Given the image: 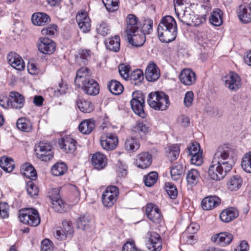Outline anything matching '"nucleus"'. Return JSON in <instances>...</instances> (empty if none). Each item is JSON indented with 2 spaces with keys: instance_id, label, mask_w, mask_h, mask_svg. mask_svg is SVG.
<instances>
[{
  "instance_id": "obj_1",
  "label": "nucleus",
  "mask_w": 251,
  "mask_h": 251,
  "mask_svg": "<svg viewBox=\"0 0 251 251\" xmlns=\"http://www.w3.org/2000/svg\"><path fill=\"white\" fill-rule=\"evenodd\" d=\"M177 33V25L175 19L171 16L163 17L157 27V34L162 42L170 43L174 41Z\"/></svg>"
},
{
  "instance_id": "obj_2",
  "label": "nucleus",
  "mask_w": 251,
  "mask_h": 251,
  "mask_svg": "<svg viewBox=\"0 0 251 251\" xmlns=\"http://www.w3.org/2000/svg\"><path fill=\"white\" fill-rule=\"evenodd\" d=\"M75 83L78 87H81L88 95H96L99 93V84L96 81L90 78L87 68H81L77 71Z\"/></svg>"
},
{
  "instance_id": "obj_3",
  "label": "nucleus",
  "mask_w": 251,
  "mask_h": 251,
  "mask_svg": "<svg viewBox=\"0 0 251 251\" xmlns=\"http://www.w3.org/2000/svg\"><path fill=\"white\" fill-rule=\"evenodd\" d=\"M233 151L227 146H221L216 150L213 159L214 162L226 165V169L230 170L234 164L232 159Z\"/></svg>"
},
{
  "instance_id": "obj_4",
  "label": "nucleus",
  "mask_w": 251,
  "mask_h": 251,
  "mask_svg": "<svg viewBox=\"0 0 251 251\" xmlns=\"http://www.w3.org/2000/svg\"><path fill=\"white\" fill-rule=\"evenodd\" d=\"M148 103L157 110H166L170 104L169 97L162 92H151L149 95Z\"/></svg>"
},
{
  "instance_id": "obj_5",
  "label": "nucleus",
  "mask_w": 251,
  "mask_h": 251,
  "mask_svg": "<svg viewBox=\"0 0 251 251\" xmlns=\"http://www.w3.org/2000/svg\"><path fill=\"white\" fill-rule=\"evenodd\" d=\"M19 218L21 222L32 226H37L41 221L38 211L33 208L20 210Z\"/></svg>"
},
{
  "instance_id": "obj_6",
  "label": "nucleus",
  "mask_w": 251,
  "mask_h": 251,
  "mask_svg": "<svg viewBox=\"0 0 251 251\" xmlns=\"http://www.w3.org/2000/svg\"><path fill=\"white\" fill-rule=\"evenodd\" d=\"M132 97L130 105L132 110L141 118H145L146 114L144 111L145 99L144 95L141 91H136L132 93Z\"/></svg>"
},
{
  "instance_id": "obj_7",
  "label": "nucleus",
  "mask_w": 251,
  "mask_h": 251,
  "mask_svg": "<svg viewBox=\"0 0 251 251\" xmlns=\"http://www.w3.org/2000/svg\"><path fill=\"white\" fill-rule=\"evenodd\" d=\"M119 195V189L115 186L107 187L102 195V202L105 207H112L116 202Z\"/></svg>"
},
{
  "instance_id": "obj_8",
  "label": "nucleus",
  "mask_w": 251,
  "mask_h": 251,
  "mask_svg": "<svg viewBox=\"0 0 251 251\" xmlns=\"http://www.w3.org/2000/svg\"><path fill=\"white\" fill-rule=\"evenodd\" d=\"M226 165H223L219 162H214V160H212L208 170L209 176L214 180L222 179L230 171L226 169Z\"/></svg>"
},
{
  "instance_id": "obj_9",
  "label": "nucleus",
  "mask_w": 251,
  "mask_h": 251,
  "mask_svg": "<svg viewBox=\"0 0 251 251\" xmlns=\"http://www.w3.org/2000/svg\"><path fill=\"white\" fill-rule=\"evenodd\" d=\"M36 151L37 157L44 161H49L53 156L52 146L50 143L40 142Z\"/></svg>"
},
{
  "instance_id": "obj_10",
  "label": "nucleus",
  "mask_w": 251,
  "mask_h": 251,
  "mask_svg": "<svg viewBox=\"0 0 251 251\" xmlns=\"http://www.w3.org/2000/svg\"><path fill=\"white\" fill-rule=\"evenodd\" d=\"M100 141L101 147L106 151L113 150L118 144L117 136L111 133L103 134L100 137Z\"/></svg>"
},
{
  "instance_id": "obj_11",
  "label": "nucleus",
  "mask_w": 251,
  "mask_h": 251,
  "mask_svg": "<svg viewBox=\"0 0 251 251\" xmlns=\"http://www.w3.org/2000/svg\"><path fill=\"white\" fill-rule=\"evenodd\" d=\"M146 214L149 219L155 224L161 222L162 216L158 206L152 203L147 204L146 208Z\"/></svg>"
},
{
  "instance_id": "obj_12",
  "label": "nucleus",
  "mask_w": 251,
  "mask_h": 251,
  "mask_svg": "<svg viewBox=\"0 0 251 251\" xmlns=\"http://www.w3.org/2000/svg\"><path fill=\"white\" fill-rule=\"evenodd\" d=\"M37 47L39 51L43 54L52 53L55 49V43L51 40L45 37L40 38Z\"/></svg>"
},
{
  "instance_id": "obj_13",
  "label": "nucleus",
  "mask_w": 251,
  "mask_h": 251,
  "mask_svg": "<svg viewBox=\"0 0 251 251\" xmlns=\"http://www.w3.org/2000/svg\"><path fill=\"white\" fill-rule=\"evenodd\" d=\"M233 237L232 234L227 232H222L211 236L212 242L221 247H226L232 242Z\"/></svg>"
},
{
  "instance_id": "obj_14",
  "label": "nucleus",
  "mask_w": 251,
  "mask_h": 251,
  "mask_svg": "<svg viewBox=\"0 0 251 251\" xmlns=\"http://www.w3.org/2000/svg\"><path fill=\"white\" fill-rule=\"evenodd\" d=\"M148 240L146 243L147 248L151 251H160L162 248V240L160 235L154 232L148 234Z\"/></svg>"
},
{
  "instance_id": "obj_15",
  "label": "nucleus",
  "mask_w": 251,
  "mask_h": 251,
  "mask_svg": "<svg viewBox=\"0 0 251 251\" xmlns=\"http://www.w3.org/2000/svg\"><path fill=\"white\" fill-rule=\"evenodd\" d=\"M223 80L226 86L230 90L236 91L241 85L240 76L234 72H230L225 76Z\"/></svg>"
},
{
  "instance_id": "obj_16",
  "label": "nucleus",
  "mask_w": 251,
  "mask_h": 251,
  "mask_svg": "<svg viewBox=\"0 0 251 251\" xmlns=\"http://www.w3.org/2000/svg\"><path fill=\"white\" fill-rule=\"evenodd\" d=\"M76 20L79 28L84 33L89 32L91 29V20L85 11L78 12L76 16Z\"/></svg>"
},
{
  "instance_id": "obj_17",
  "label": "nucleus",
  "mask_w": 251,
  "mask_h": 251,
  "mask_svg": "<svg viewBox=\"0 0 251 251\" xmlns=\"http://www.w3.org/2000/svg\"><path fill=\"white\" fill-rule=\"evenodd\" d=\"M141 22L135 15L128 14L126 19V28L125 32L126 34L135 33L140 30Z\"/></svg>"
},
{
  "instance_id": "obj_18",
  "label": "nucleus",
  "mask_w": 251,
  "mask_h": 251,
  "mask_svg": "<svg viewBox=\"0 0 251 251\" xmlns=\"http://www.w3.org/2000/svg\"><path fill=\"white\" fill-rule=\"evenodd\" d=\"M9 98L10 108L18 110L24 106L25 104V98L19 93L15 91L10 92L9 93Z\"/></svg>"
},
{
  "instance_id": "obj_19",
  "label": "nucleus",
  "mask_w": 251,
  "mask_h": 251,
  "mask_svg": "<svg viewBox=\"0 0 251 251\" xmlns=\"http://www.w3.org/2000/svg\"><path fill=\"white\" fill-rule=\"evenodd\" d=\"M179 78L182 84L186 86H190L196 82V75L191 69L186 68L181 71Z\"/></svg>"
},
{
  "instance_id": "obj_20",
  "label": "nucleus",
  "mask_w": 251,
  "mask_h": 251,
  "mask_svg": "<svg viewBox=\"0 0 251 251\" xmlns=\"http://www.w3.org/2000/svg\"><path fill=\"white\" fill-rule=\"evenodd\" d=\"M59 147L67 153L74 152L76 148V142L70 136H65L59 140Z\"/></svg>"
},
{
  "instance_id": "obj_21",
  "label": "nucleus",
  "mask_w": 251,
  "mask_h": 251,
  "mask_svg": "<svg viewBox=\"0 0 251 251\" xmlns=\"http://www.w3.org/2000/svg\"><path fill=\"white\" fill-rule=\"evenodd\" d=\"M160 75L158 67L153 62H150L146 69L145 76L148 81H154L158 79Z\"/></svg>"
},
{
  "instance_id": "obj_22",
  "label": "nucleus",
  "mask_w": 251,
  "mask_h": 251,
  "mask_svg": "<svg viewBox=\"0 0 251 251\" xmlns=\"http://www.w3.org/2000/svg\"><path fill=\"white\" fill-rule=\"evenodd\" d=\"M126 35L129 43L136 47L142 46L146 41L145 35L140 30Z\"/></svg>"
},
{
  "instance_id": "obj_23",
  "label": "nucleus",
  "mask_w": 251,
  "mask_h": 251,
  "mask_svg": "<svg viewBox=\"0 0 251 251\" xmlns=\"http://www.w3.org/2000/svg\"><path fill=\"white\" fill-rule=\"evenodd\" d=\"M151 162V154L147 152H143L139 154L135 160V165L141 169H146L149 167Z\"/></svg>"
},
{
  "instance_id": "obj_24",
  "label": "nucleus",
  "mask_w": 251,
  "mask_h": 251,
  "mask_svg": "<svg viewBox=\"0 0 251 251\" xmlns=\"http://www.w3.org/2000/svg\"><path fill=\"white\" fill-rule=\"evenodd\" d=\"M8 63L14 69L21 71L25 68V63L22 57L15 52H10L7 56Z\"/></svg>"
},
{
  "instance_id": "obj_25",
  "label": "nucleus",
  "mask_w": 251,
  "mask_h": 251,
  "mask_svg": "<svg viewBox=\"0 0 251 251\" xmlns=\"http://www.w3.org/2000/svg\"><path fill=\"white\" fill-rule=\"evenodd\" d=\"M92 163L95 169L100 170L107 165V159L104 154L97 152L92 156Z\"/></svg>"
},
{
  "instance_id": "obj_26",
  "label": "nucleus",
  "mask_w": 251,
  "mask_h": 251,
  "mask_svg": "<svg viewBox=\"0 0 251 251\" xmlns=\"http://www.w3.org/2000/svg\"><path fill=\"white\" fill-rule=\"evenodd\" d=\"M220 199L216 196H209L204 198L201 202V206L204 210H210L219 205L220 203Z\"/></svg>"
},
{
  "instance_id": "obj_27",
  "label": "nucleus",
  "mask_w": 251,
  "mask_h": 251,
  "mask_svg": "<svg viewBox=\"0 0 251 251\" xmlns=\"http://www.w3.org/2000/svg\"><path fill=\"white\" fill-rule=\"evenodd\" d=\"M238 212L234 208L231 207L223 210L220 215L222 221L228 223L238 216Z\"/></svg>"
},
{
  "instance_id": "obj_28",
  "label": "nucleus",
  "mask_w": 251,
  "mask_h": 251,
  "mask_svg": "<svg viewBox=\"0 0 251 251\" xmlns=\"http://www.w3.org/2000/svg\"><path fill=\"white\" fill-rule=\"evenodd\" d=\"M248 7L240 5L237 10V16L242 23L248 24L251 22V12H249Z\"/></svg>"
},
{
  "instance_id": "obj_29",
  "label": "nucleus",
  "mask_w": 251,
  "mask_h": 251,
  "mask_svg": "<svg viewBox=\"0 0 251 251\" xmlns=\"http://www.w3.org/2000/svg\"><path fill=\"white\" fill-rule=\"evenodd\" d=\"M223 13L219 8H215L211 13L209 17L210 23L214 26H220L223 23Z\"/></svg>"
},
{
  "instance_id": "obj_30",
  "label": "nucleus",
  "mask_w": 251,
  "mask_h": 251,
  "mask_svg": "<svg viewBox=\"0 0 251 251\" xmlns=\"http://www.w3.org/2000/svg\"><path fill=\"white\" fill-rule=\"evenodd\" d=\"M50 20L49 16L44 13H36L32 16V23L35 25L43 26L48 23Z\"/></svg>"
},
{
  "instance_id": "obj_31",
  "label": "nucleus",
  "mask_w": 251,
  "mask_h": 251,
  "mask_svg": "<svg viewBox=\"0 0 251 251\" xmlns=\"http://www.w3.org/2000/svg\"><path fill=\"white\" fill-rule=\"evenodd\" d=\"M21 173L24 176L31 180H35L37 178L36 170L28 163H25L22 166Z\"/></svg>"
},
{
  "instance_id": "obj_32",
  "label": "nucleus",
  "mask_w": 251,
  "mask_h": 251,
  "mask_svg": "<svg viewBox=\"0 0 251 251\" xmlns=\"http://www.w3.org/2000/svg\"><path fill=\"white\" fill-rule=\"evenodd\" d=\"M95 124L92 119H86L82 121L78 126V129L84 134H90L94 129Z\"/></svg>"
},
{
  "instance_id": "obj_33",
  "label": "nucleus",
  "mask_w": 251,
  "mask_h": 251,
  "mask_svg": "<svg viewBox=\"0 0 251 251\" xmlns=\"http://www.w3.org/2000/svg\"><path fill=\"white\" fill-rule=\"evenodd\" d=\"M183 173L184 169L183 166L178 162L174 164L170 171L172 179L176 181L181 179Z\"/></svg>"
},
{
  "instance_id": "obj_34",
  "label": "nucleus",
  "mask_w": 251,
  "mask_h": 251,
  "mask_svg": "<svg viewBox=\"0 0 251 251\" xmlns=\"http://www.w3.org/2000/svg\"><path fill=\"white\" fill-rule=\"evenodd\" d=\"M107 49L114 52L119 50L120 48V38L118 35L109 38L105 42Z\"/></svg>"
},
{
  "instance_id": "obj_35",
  "label": "nucleus",
  "mask_w": 251,
  "mask_h": 251,
  "mask_svg": "<svg viewBox=\"0 0 251 251\" xmlns=\"http://www.w3.org/2000/svg\"><path fill=\"white\" fill-rule=\"evenodd\" d=\"M51 207L54 210L57 212H62L65 210L67 204L60 199L59 195H56L50 198Z\"/></svg>"
},
{
  "instance_id": "obj_36",
  "label": "nucleus",
  "mask_w": 251,
  "mask_h": 251,
  "mask_svg": "<svg viewBox=\"0 0 251 251\" xmlns=\"http://www.w3.org/2000/svg\"><path fill=\"white\" fill-rule=\"evenodd\" d=\"M0 167L5 172H12L15 167L14 160L7 156H2L0 158Z\"/></svg>"
},
{
  "instance_id": "obj_37",
  "label": "nucleus",
  "mask_w": 251,
  "mask_h": 251,
  "mask_svg": "<svg viewBox=\"0 0 251 251\" xmlns=\"http://www.w3.org/2000/svg\"><path fill=\"white\" fill-rule=\"evenodd\" d=\"M77 107L84 113H90L94 109V106L91 102L84 99L79 98L76 101Z\"/></svg>"
},
{
  "instance_id": "obj_38",
  "label": "nucleus",
  "mask_w": 251,
  "mask_h": 251,
  "mask_svg": "<svg viewBox=\"0 0 251 251\" xmlns=\"http://www.w3.org/2000/svg\"><path fill=\"white\" fill-rule=\"evenodd\" d=\"M150 124L146 122L143 121L138 122L132 128V130L136 133H139L140 135L142 134H146L149 132L151 130Z\"/></svg>"
},
{
  "instance_id": "obj_39",
  "label": "nucleus",
  "mask_w": 251,
  "mask_h": 251,
  "mask_svg": "<svg viewBox=\"0 0 251 251\" xmlns=\"http://www.w3.org/2000/svg\"><path fill=\"white\" fill-rule=\"evenodd\" d=\"M107 87L109 91L115 95L121 94L124 90L123 85L119 81L116 80H111L109 81Z\"/></svg>"
},
{
  "instance_id": "obj_40",
  "label": "nucleus",
  "mask_w": 251,
  "mask_h": 251,
  "mask_svg": "<svg viewBox=\"0 0 251 251\" xmlns=\"http://www.w3.org/2000/svg\"><path fill=\"white\" fill-rule=\"evenodd\" d=\"M128 78L132 84L138 85L144 79L143 72L141 69L135 70L131 73Z\"/></svg>"
},
{
  "instance_id": "obj_41",
  "label": "nucleus",
  "mask_w": 251,
  "mask_h": 251,
  "mask_svg": "<svg viewBox=\"0 0 251 251\" xmlns=\"http://www.w3.org/2000/svg\"><path fill=\"white\" fill-rule=\"evenodd\" d=\"M200 178V174L199 172L194 169H192L188 171L186 179L187 182L190 186H195L199 181Z\"/></svg>"
},
{
  "instance_id": "obj_42",
  "label": "nucleus",
  "mask_w": 251,
  "mask_h": 251,
  "mask_svg": "<svg viewBox=\"0 0 251 251\" xmlns=\"http://www.w3.org/2000/svg\"><path fill=\"white\" fill-rule=\"evenodd\" d=\"M242 184L241 177L238 175L231 177L227 183L228 188L230 191H236L240 188Z\"/></svg>"
},
{
  "instance_id": "obj_43",
  "label": "nucleus",
  "mask_w": 251,
  "mask_h": 251,
  "mask_svg": "<svg viewBox=\"0 0 251 251\" xmlns=\"http://www.w3.org/2000/svg\"><path fill=\"white\" fill-rule=\"evenodd\" d=\"M67 171V166L64 163L58 162L52 167L51 172L55 176H60L64 175Z\"/></svg>"
},
{
  "instance_id": "obj_44",
  "label": "nucleus",
  "mask_w": 251,
  "mask_h": 251,
  "mask_svg": "<svg viewBox=\"0 0 251 251\" xmlns=\"http://www.w3.org/2000/svg\"><path fill=\"white\" fill-rule=\"evenodd\" d=\"M125 146L126 151L134 152L139 149L140 145L139 142L136 139L128 137L125 141Z\"/></svg>"
},
{
  "instance_id": "obj_45",
  "label": "nucleus",
  "mask_w": 251,
  "mask_h": 251,
  "mask_svg": "<svg viewBox=\"0 0 251 251\" xmlns=\"http://www.w3.org/2000/svg\"><path fill=\"white\" fill-rule=\"evenodd\" d=\"M17 126L20 130L24 132H29L32 129L31 123L25 118L19 119L17 122Z\"/></svg>"
},
{
  "instance_id": "obj_46",
  "label": "nucleus",
  "mask_w": 251,
  "mask_h": 251,
  "mask_svg": "<svg viewBox=\"0 0 251 251\" xmlns=\"http://www.w3.org/2000/svg\"><path fill=\"white\" fill-rule=\"evenodd\" d=\"M241 167L245 172L251 173V151L246 153L243 157Z\"/></svg>"
},
{
  "instance_id": "obj_47",
  "label": "nucleus",
  "mask_w": 251,
  "mask_h": 251,
  "mask_svg": "<svg viewBox=\"0 0 251 251\" xmlns=\"http://www.w3.org/2000/svg\"><path fill=\"white\" fill-rule=\"evenodd\" d=\"M180 152L179 147L177 144L171 145L168 147V156L171 161L175 160Z\"/></svg>"
},
{
  "instance_id": "obj_48",
  "label": "nucleus",
  "mask_w": 251,
  "mask_h": 251,
  "mask_svg": "<svg viewBox=\"0 0 251 251\" xmlns=\"http://www.w3.org/2000/svg\"><path fill=\"white\" fill-rule=\"evenodd\" d=\"M116 172L117 176L119 178H123L127 174V166L126 164L121 161L119 160L116 165Z\"/></svg>"
},
{
  "instance_id": "obj_49",
  "label": "nucleus",
  "mask_w": 251,
  "mask_h": 251,
  "mask_svg": "<svg viewBox=\"0 0 251 251\" xmlns=\"http://www.w3.org/2000/svg\"><path fill=\"white\" fill-rule=\"evenodd\" d=\"M90 223L91 221L88 216H80L77 221V227L78 228L86 230L89 228Z\"/></svg>"
},
{
  "instance_id": "obj_50",
  "label": "nucleus",
  "mask_w": 251,
  "mask_h": 251,
  "mask_svg": "<svg viewBox=\"0 0 251 251\" xmlns=\"http://www.w3.org/2000/svg\"><path fill=\"white\" fill-rule=\"evenodd\" d=\"M153 21L152 20L148 19L141 22L140 30L144 34H150L152 30Z\"/></svg>"
},
{
  "instance_id": "obj_51",
  "label": "nucleus",
  "mask_w": 251,
  "mask_h": 251,
  "mask_svg": "<svg viewBox=\"0 0 251 251\" xmlns=\"http://www.w3.org/2000/svg\"><path fill=\"white\" fill-rule=\"evenodd\" d=\"M106 9L109 12H114L119 8V0H102Z\"/></svg>"
},
{
  "instance_id": "obj_52",
  "label": "nucleus",
  "mask_w": 251,
  "mask_h": 251,
  "mask_svg": "<svg viewBox=\"0 0 251 251\" xmlns=\"http://www.w3.org/2000/svg\"><path fill=\"white\" fill-rule=\"evenodd\" d=\"M157 178V173L155 172H152L144 176L145 184L148 187H151L155 184Z\"/></svg>"
},
{
  "instance_id": "obj_53",
  "label": "nucleus",
  "mask_w": 251,
  "mask_h": 251,
  "mask_svg": "<svg viewBox=\"0 0 251 251\" xmlns=\"http://www.w3.org/2000/svg\"><path fill=\"white\" fill-rule=\"evenodd\" d=\"M96 30L98 34L105 36L110 32L109 26L105 22L102 21L98 24L96 27Z\"/></svg>"
},
{
  "instance_id": "obj_54",
  "label": "nucleus",
  "mask_w": 251,
  "mask_h": 251,
  "mask_svg": "<svg viewBox=\"0 0 251 251\" xmlns=\"http://www.w3.org/2000/svg\"><path fill=\"white\" fill-rule=\"evenodd\" d=\"M197 41L201 50H202V49L205 50L209 47V41L206 35L202 34H199L197 36Z\"/></svg>"
},
{
  "instance_id": "obj_55",
  "label": "nucleus",
  "mask_w": 251,
  "mask_h": 251,
  "mask_svg": "<svg viewBox=\"0 0 251 251\" xmlns=\"http://www.w3.org/2000/svg\"><path fill=\"white\" fill-rule=\"evenodd\" d=\"M27 192L31 197L38 195L39 193L38 188L35 185L32 181H29L26 183Z\"/></svg>"
},
{
  "instance_id": "obj_56",
  "label": "nucleus",
  "mask_w": 251,
  "mask_h": 251,
  "mask_svg": "<svg viewBox=\"0 0 251 251\" xmlns=\"http://www.w3.org/2000/svg\"><path fill=\"white\" fill-rule=\"evenodd\" d=\"M195 237L194 235L193 234L183 232L180 238V243L192 245L194 243V241L196 240Z\"/></svg>"
},
{
  "instance_id": "obj_57",
  "label": "nucleus",
  "mask_w": 251,
  "mask_h": 251,
  "mask_svg": "<svg viewBox=\"0 0 251 251\" xmlns=\"http://www.w3.org/2000/svg\"><path fill=\"white\" fill-rule=\"evenodd\" d=\"M166 191L170 198L175 199L177 196L178 192L176 187L172 183H168L166 184Z\"/></svg>"
},
{
  "instance_id": "obj_58",
  "label": "nucleus",
  "mask_w": 251,
  "mask_h": 251,
  "mask_svg": "<svg viewBox=\"0 0 251 251\" xmlns=\"http://www.w3.org/2000/svg\"><path fill=\"white\" fill-rule=\"evenodd\" d=\"M122 251H143L136 246L133 240L127 241L123 246Z\"/></svg>"
},
{
  "instance_id": "obj_59",
  "label": "nucleus",
  "mask_w": 251,
  "mask_h": 251,
  "mask_svg": "<svg viewBox=\"0 0 251 251\" xmlns=\"http://www.w3.org/2000/svg\"><path fill=\"white\" fill-rule=\"evenodd\" d=\"M130 66L125 64H121L119 66V72L120 75L125 79L128 78L130 74Z\"/></svg>"
},
{
  "instance_id": "obj_60",
  "label": "nucleus",
  "mask_w": 251,
  "mask_h": 251,
  "mask_svg": "<svg viewBox=\"0 0 251 251\" xmlns=\"http://www.w3.org/2000/svg\"><path fill=\"white\" fill-rule=\"evenodd\" d=\"M62 226L63 232L65 233L67 237L71 236L74 231L72 223L69 221H64L62 223Z\"/></svg>"
},
{
  "instance_id": "obj_61",
  "label": "nucleus",
  "mask_w": 251,
  "mask_h": 251,
  "mask_svg": "<svg viewBox=\"0 0 251 251\" xmlns=\"http://www.w3.org/2000/svg\"><path fill=\"white\" fill-rule=\"evenodd\" d=\"M53 249L52 242L48 239L43 240L41 243L42 251H52Z\"/></svg>"
},
{
  "instance_id": "obj_62",
  "label": "nucleus",
  "mask_w": 251,
  "mask_h": 251,
  "mask_svg": "<svg viewBox=\"0 0 251 251\" xmlns=\"http://www.w3.org/2000/svg\"><path fill=\"white\" fill-rule=\"evenodd\" d=\"M57 26L55 25H50L48 27L43 28L41 33L44 35H53L57 32Z\"/></svg>"
},
{
  "instance_id": "obj_63",
  "label": "nucleus",
  "mask_w": 251,
  "mask_h": 251,
  "mask_svg": "<svg viewBox=\"0 0 251 251\" xmlns=\"http://www.w3.org/2000/svg\"><path fill=\"white\" fill-rule=\"evenodd\" d=\"M194 100V93L192 91L187 92L184 98V104L187 107H189L192 104Z\"/></svg>"
},
{
  "instance_id": "obj_64",
  "label": "nucleus",
  "mask_w": 251,
  "mask_h": 251,
  "mask_svg": "<svg viewBox=\"0 0 251 251\" xmlns=\"http://www.w3.org/2000/svg\"><path fill=\"white\" fill-rule=\"evenodd\" d=\"M67 90V85L64 84L62 82H59L58 87L56 88V90H54V94L57 97L60 96L62 94H65Z\"/></svg>"
}]
</instances>
